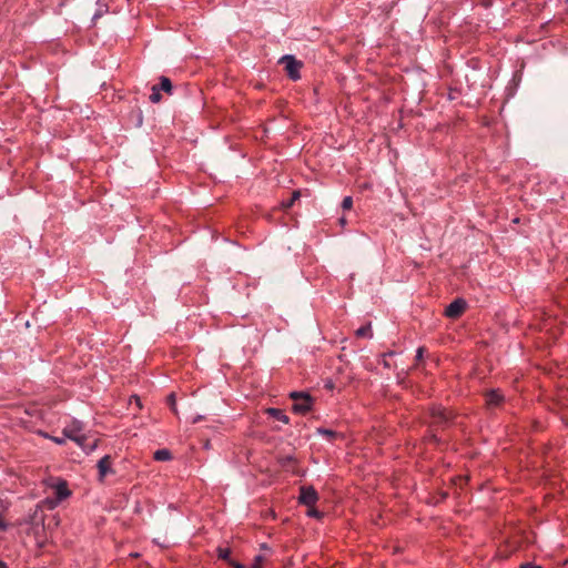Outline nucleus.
Here are the masks:
<instances>
[{"label": "nucleus", "mask_w": 568, "mask_h": 568, "mask_svg": "<svg viewBox=\"0 0 568 568\" xmlns=\"http://www.w3.org/2000/svg\"><path fill=\"white\" fill-rule=\"evenodd\" d=\"M201 419H202V416H197L196 418H194L193 423H197Z\"/></svg>", "instance_id": "30"}, {"label": "nucleus", "mask_w": 568, "mask_h": 568, "mask_svg": "<svg viewBox=\"0 0 568 568\" xmlns=\"http://www.w3.org/2000/svg\"><path fill=\"white\" fill-rule=\"evenodd\" d=\"M45 485L54 489V498L60 503L71 495V490L68 488V483L63 479L50 478L45 481Z\"/></svg>", "instance_id": "4"}, {"label": "nucleus", "mask_w": 568, "mask_h": 568, "mask_svg": "<svg viewBox=\"0 0 568 568\" xmlns=\"http://www.w3.org/2000/svg\"><path fill=\"white\" fill-rule=\"evenodd\" d=\"M339 222H341V224H343V225H344V224L346 223L345 217H341V219H339Z\"/></svg>", "instance_id": "29"}, {"label": "nucleus", "mask_w": 568, "mask_h": 568, "mask_svg": "<svg viewBox=\"0 0 568 568\" xmlns=\"http://www.w3.org/2000/svg\"><path fill=\"white\" fill-rule=\"evenodd\" d=\"M135 403L138 404L139 407H141V402H140V397L138 396H133Z\"/></svg>", "instance_id": "27"}, {"label": "nucleus", "mask_w": 568, "mask_h": 568, "mask_svg": "<svg viewBox=\"0 0 568 568\" xmlns=\"http://www.w3.org/2000/svg\"><path fill=\"white\" fill-rule=\"evenodd\" d=\"M298 500L301 504L313 507L318 500V494L312 486H303L300 488Z\"/></svg>", "instance_id": "6"}, {"label": "nucleus", "mask_w": 568, "mask_h": 568, "mask_svg": "<svg viewBox=\"0 0 568 568\" xmlns=\"http://www.w3.org/2000/svg\"><path fill=\"white\" fill-rule=\"evenodd\" d=\"M168 404L170 405L171 407V410L174 413V414H178V408H176V397H175V394L174 393H171L169 396H168Z\"/></svg>", "instance_id": "19"}, {"label": "nucleus", "mask_w": 568, "mask_h": 568, "mask_svg": "<svg viewBox=\"0 0 568 568\" xmlns=\"http://www.w3.org/2000/svg\"><path fill=\"white\" fill-rule=\"evenodd\" d=\"M50 439L53 440L58 445H62L65 442V439L62 438V437H53V436H51Z\"/></svg>", "instance_id": "24"}, {"label": "nucleus", "mask_w": 568, "mask_h": 568, "mask_svg": "<svg viewBox=\"0 0 568 568\" xmlns=\"http://www.w3.org/2000/svg\"><path fill=\"white\" fill-rule=\"evenodd\" d=\"M286 460H287V462H293L294 459H293V457L287 456V457H286Z\"/></svg>", "instance_id": "31"}, {"label": "nucleus", "mask_w": 568, "mask_h": 568, "mask_svg": "<svg viewBox=\"0 0 568 568\" xmlns=\"http://www.w3.org/2000/svg\"><path fill=\"white\" fill-rule=\"evenodd\" d=\"M316 432H317L320 435L325 436L328 440H333V439H335V438L339 437V435H338L336 432H334V430H332V429H327V428H322V427H321V428H317V430H316Z\"/></svg>", "instance_id": "15"}, {"label": "nucleus", "mask_w": 568, "mask_h": 568, "mask_svg": "<svg viewBox=\"0 0 568 568\" xmlns=\"http://www.w3.org/2000/svg\"><path fill=\"white\" fill-rule=\"evenodd\" d=\"M82 423L73 420L71 424L67 425L63 428V435L65 438L75 442L83 450L90 453L97 447V440H94L92 444H87L88 438L85 435L82 434Z\"/></svg>", "instance_id": "1"}, {"label": "nucleus", "mask_w": 568, "mask_h": 568, "mask_svg": "<svg viewBox=\"0 0 568 568\" xmlns=\"http://www.w3.org/2000/svg\"><path fill=\"white\" fill-rule=\"evenodd\" d=\"M300 196H301L300 191H294L287 201L282 202V206L284 209H290Z\"/></svg>", "instance_id": "18"}, {"label": "nucleus", "mask_w": 568, "mask_h": 568, "mask_svg": "<svg viewBox=\"0 0 568 568\" xmlns=\"http://www.w3.org/2000/svg\"><path fill=\"white\" fill-rule=\"evenodd\" d=\"M465 310L466 302L463 298H456L445 308V315L448 318H458Z\"/></svg>", "instance_id": "7"}, {"label": "nucleus", "mask_w": 568, "mask_h": 568, "mask_svg": "<svg viewBox=\"0 0 568 568\" xmlns=\"http://www.w3.org/2000/svg\"><path fill=\"white\" fill-rule=\"evenodd\" d=\"M216 551H217V557L220 559L227 561V564L230 562V560H232L231 559V550L229 548L219 547Z\"/></svg>", "instance_id": "17"}, {"label": "nucleus", "mask_w": 568, "mask_h": 568, "mask_svg": "<svg viewBox=\"0 0 568 568\" xmlns=\"http://www.w3.org/2000/svg\"><path fill=\"white\" fill-rule=\"evenodd\" d=\"M422 356H423V348H418L416 357L422 358Z\"/></svg>", "instance_id": "26"}, {"label": "nucleus", "mask_w": 568, "mask_h": 568, "mask_svg": "<svg viewBox=\"0 0 568 568\" xmlns=\"http://www.w3.org/2000/svg\"><path fill=\"white\" fill-rule=\"evenodd\" d=\"M307 516L320 518L322 514L317 509L311 508L307 510Z\"/></svg>", "instance_id": "22"}, {"label": "nucleus", "mask_w": 568, "mask_h": 568, "mask_svg": "<svg viewBox=\"0 0 568 568\" xmlns=\"http://www.w3.org/2000/svg\"><path fill=\"white\" fill-rule=\"evenodd\" d=\"M60 501L57 498L47 497L37 505V509L47 508L49 510H52L55 507H58Z\"/></svg>", "instance_id": "10"}, {"label": "nucleus", "mask_w": 568, "mask_h": 568, "mask_svg": "<svg viewBox=\"0 0 568 568\" xmlns=\"http://www.w3.org/2000/svg\"><path fill=\"white\" fill-rule=\"evenodd\" d=\"M520 568H541L540 566H537L532 562H524L520 565Z\"/></svg>", "instance_id": "23"}, {"label": "nucleus", "mask_w": 568, "mask_h": 568, "mask_svg": "<svg viewBox=\"0 0 568 568\" xmlns=\"http://www.w3.org/2000/svg\"><path fill=\"white\" fill-rule=\"evenodd\" d=\"M160 92H161V91H160V89H159V87H158V85H153V87H152V92H151V94H150V97H149V99H150V101H151L152 103H159V102L162 100V95H161V93H160Z\"/></svg>", "instance_id": "16"}, {"label": "nucleus", "mask_w": 568, "mask_h": 568, "mask_svg": "<svg viewBox=\"0 0 568 568\" xmlns=\"http://www.w3.org/2000/svg\"><path fill=\"white\" fill-rule=\"evenodd\" d=\"M353 207V199L352 196H345L342 201V209L344 211H348Z\"/></svg>", "instance_id": "20"}, {"label": "nucleus", "mask_w": 568, "mask_h": 568, "mask_svg": "<svg viewBox=\"0 0 568 568\" xmlns=\"http://www.w3.org/2000/svg\"><path fill=\"white\" fill-rule=\"evenodd\" d=\"M158 87H159L160 91H164V92H166L169 94L172 93V89H173L172 82L166 77H161L160 78V84Z\"/></svg>", "instance_id": "14"}, {"label": "nucleus", "mask_w": 568, "mask_h": 568, "mask_svg": "<svg viewBox=\"0 0 568 568\" xmlns=\"http://www.w3.org/2000/svg\"><path fill=\"white\" fill-rule=\"evenodd\" d=\"M229 565L232 566L233 568H245L244 565L236 562L234 560H230Z\"/></svg>", "instance_id": "25"}, {"label": "nucleus", "mask_w": 568, "mask_h": 568, "mask_svg": "<svg viewBox=\"0 0 568 568\" xmlns=\"http://www.w3.org/2000/svg\"><path fill=\"white\" fill-rule=\"evenodd\" d=\"M278 63L284 65V70L286 71V74L291 80L296 81L301 78L300 71L303 67V63L302 61L297 60L294 55H283L280 59Z\"/></svg>", "instance_id": "3"}, {"label": "nucleus", "mask_w": 568, "mask_h": 568, "mask_svg": "<svg viewBox=\"0 0 568 568\" xmlns=\"http://www.w3.org/2000/svg\"><path fill=\"white\" fill-rule=\"evenodd\" d=\"M486 407L489 410L500 408L505 403V395L500 389H489L485 393Z\"/></svg>", "instance_id": "5"}, {"label": "nucleus", "mask_w": 568, "mask_h": 568, "mask_svg": "<svg viewBox=\"0 0 568 568\" xmlns=\"http://www.w3.org/2000/svg\"><path fill=\"white\" fill-rule=\"evenodd\" d=\"M0 568H8L7 564L0 559Z\"/></svg>", "instance_id": "28"}, {"label": "nucleus", "mask_w": 568, "mask_h": 568, "mask_svg": "<svg viewBox=\"0 0 568 568\" xmlns=\"http://www.w3.org/2000/svg\"><path fill=\"white\" fill-rule=\"evenodd\" d=\"M432 423L442 425L446 424L450 418V413L447 412L443 406L437 405L430 408Z\"/></svg>", "instance_id": "8"}, {"label": "nucleus", "mask_w": 568, "mask_h": 568, "mask_svg": "<svg viewBox=\"0 0 568 568\" xmlns=\"http://www.w3.org/2000/svg\"><path fill=\"white\" fill-rule=\"evenodd\" d=\"M263 561L264 557L262 555L255 556L252 568H263Z\"/></svg>", "instance_id": "21"}, {"label": "nucleus", "mask_w": 568, "mask_h": 568, "mask_svg": "<svg viewBox=\"0 0 568 568\" xmlns=\"http://www.w3.org/2000/svg\"><path fill=\"white\" fill-rule=\"evenodd\" d=\"M355 334H356L357 337L372 338L373 337V331H372L371 323H368L366 325H363L359 328H357Z\"/></svg>", "instance_id": "13"}, {"label": "nucleus", "mask_w": 568, "mask_h": 568, "mask_svg": "<svg viewBox=\"0 0 568 568\" xmlns=\"http://www.w3.org/2000/svg\"><path fill=\"white\" fill-rule=\"evenodd\" d=\"M153 458L158 462H168L172 459V454L169 449H158L154 452Z\"/></svg>", "instance_id": "12"}, {"label": "nucleus", "mask_w": 568, "mask_h": 568, "mask_svg": "<svg viewBox=\"0 0 568 568\" xmlns=\"http://www.w3.org/2000/svg\"><path fill=\"white\" fill-rule=\"evenodd\" d=\"M98 469H99V475H100V478H104L109 473L112 471L111 469V457L109 455H105L103 456L99 462H98Z\"/></svg>", "instance_id": "9"}, {"label": "nucleus", "mask_w": 568, "mask_h": 568, "mask_svg": "<svg viewBox=\"0 0 568 568\" xmlns=\"http://www.w3.org/2000/svg\"><path fill=\"white\" fill-rule=\"evenodd\" d=\"M290 397L293 399L292 409L296 414H306L312 409L313 399L310 394L304 392H292Z\"/></svg>", "instance_id": "2"}, {"label": "nucleus", "mask_w": 568, "mask_h": 568, "mask_svg": "<svg viewBox=\"0 0 568 568\" xmlns=\"http://www.w3.org/2000/svg\"><path fill=\"white\" fill-rule=\"evenodd\" d=\"M267 414L284 424H288V422H290L288 416L282 409L268 408Z\"/></svg>", "instance_id": "11"}]
</instances>
